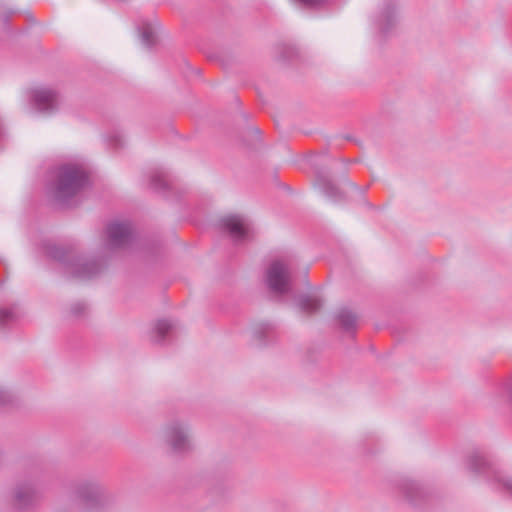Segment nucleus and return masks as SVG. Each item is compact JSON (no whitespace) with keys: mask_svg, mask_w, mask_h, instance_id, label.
I'll return each mask as SVG.
<instances>
[{"mask_svg":"<svg viewBox=\"0 0 512 512\" xmlns=\"http://www.w3.org/2000/svg\"><path fill=\"white\" fill-rule=\"evenodd\" d=\"M89 184V175L79 165L63 164L57 168L53 182V196L55 200L65 203Z\"/></svg>","mask_w":512,"mask_h":512,"instance_id":"nucleus-1","label":"nucleus"},{"mask_svg":"<svg viewBox=\"0 0 512 512\" xmlns=\"http://www.w3.org/2000/svg\"><path fill=\"white\" fill-rule=\"evenodd\" d=\"M47 255L60 262L67 273L78 279H90L101 272L102 266L97 260L87 261L73 247L49 245Z\"/></svg>","mask_w":512,"mask_h":512,"instance_id":"nucleus-2","label":"nucleus"},{"mask_svg":"<svg viewBox=\"0 0 512 512\" xmlns=\"http://www.w3.org/2000/svg\"><path fill=\"white\" fill-rule=\"evenodd\" d=\"M466 468L469 472L483 476L488 481L498 485V489L512 495V477L505 475L481 452L474 451L466 458Z\"/></svg>","mask_w":512,"mask_h":512,"instance_id":"nucleus-3","label":"nucleus"},{"mask_svg":"<svg viewBox=\"0 0 512 512\" xmlns=\"http://www.w3.org/2000/svg\"><path fill=\"white\" fill-rule=\"evenodd\" d=\"M266 278L267 285L272 292L282 296L292 291L291 268L286 262L273 261L267 269Z\"/></svg>","mask_w":512,"mask_h":512,"instance_id":"nucleus-4","label":"nucleus"},{"mask_svg":"<svg viewBox=\"0 0 512 512\" xmlns=\"http://www.w3.org/2000/svg\"><path fill=\"white\" fill-rule=\"evenodd\" d=\"M396 490L399 496L415 508H423L432 500V492L413 479L404 478L399 480L396 484Z\"/></svg>","mask_w":512,"mask_h":512,"instance_id":"nucleus-5","label":"nucleus"},{"mask_svg":"<svg viewBox=\"0 0 512 512\" xmlns=\"http://www.w3.org/2000/svg\"><path fill=\"white\" fill-rule=\"evenodd\" d=\"M76 495L88 510H98L109 502L106 490L96 482L80 483L76 488Z\"/></svg>","mask_w":512,"mask_h":512,"instance_id":"nucleus-6","label":"nucleus"},{"mask_svg":"<svg viewBox=\"0 0 512 512\" xmlns=\"http://www.w3.org/2000/svg\"><path fill=\"white\" fill-rule=\"evenodd\" d=\"M107 246L111 250L124 249L132 245L135 233L130 222H112L106 227Z\"/></svg>","mask_w":512,"mask_h":512,"instance_id":"nucleus-7","label":"nucleus"},{"mask_svg":"<svg viewBox=\"0 0 512 512\" xmlns=\"http://www.w3.org/2000/svg\"><path fill=\"white\" fill-rule=\"evenodd\" d=\"M164 437L175 454H185L192 449L187 427L178 421L166 427Z\"/></svg>","mask_w":512,"mask_h":512,"instance_id":"nucleus-8","label":"nucleus"},{"mask_svg":"<svg viewBox=\"0 0 512 512\" xmlns=\"http://www.w3.org/2000/svg\"><path fill=\"white\" fill-rule=\"evenodd\" d=\"M40 491L31 480L18 482L12 492L13 506L18 510L32 507L40 497Z\"/></svg>","mask_w":512,"mask_h":512,"instance_id":"nucleus-9","label":"nucleus"},{"mask_svg":"<svg viewBox=\"0 0 512 512\" xmlns=\"http://www.w3.org/2000/svg\"><path fill=\"white\" fill-rule=\"evenodd\" d=\"M222 228L227 231L235 242L250 238L251 227L247 218L241 215H229L220 221Z\"/></svg>","mask_w":512,"mask_h":512,"instance_id":"nucleus-10","label":"nucleus"},{"mask_svg":"<svg viewBox=\"0 0 512 512\" xmlns=\"http://www.w3.org/2000/svg\"><path fill=\"white\" fill-rule=\"evenodd\" d=\"M32 101L39 112L51 114L58 110L61 96L56 90L40 88L33 91Z\"/></svg>","mask_w":512,"mask_h":512,"instance_id":"nucleus-11","label":"nucleus"},{"mask_svg":"<svg viewBox=\"0 0 512 512\" xmlns=\"http://www.w3.org/2000/svg\"><path fill=\"white\" fill-rule=\"evenodd\" d=\"M315 184L321 192L335 203L346 200L347 195L337 184H335L324 170L316 171Z\"/></svg>","mask_w":512,"mask_h":512,"instance_id":"nucleus-12","label":"nucleus"},{"mask_svg":"<svg viewBox=\"0 0 512 512\" xmlns=\"http://www.w3.org/2000/svg\"><path fill=\"white\" fill-rule=\"evenodd\" d=\"M397 20L396 4L392 0H385L377 18V25L382 34L387 35L395 26Z\"/></svg>","mask_w":512,"mask_h":512,"instance_id":"nucleus-13","label":"nucleus"},{"mask_svg":"<svg viewBox=\"0 0 512 512\" xmlns=\"http://www.w3.org/2000/svg\"><path fill=\"white\" fill-rule=\"evenodd\" d=\"M175 330V324L172 320L162 319L155 324L152 342L162 345L168 340Z\"/></svg>","mask_w":512,"mask_h":512,"instance_id":"nucleus-14","label":"nucleus"},{"mask_svg":"<svg viewBox=\"0 0 512 512\" xmlns=\"http://www.w3.org/2000/svg\"><path fill=\"white\" fill-rule=\"evenodd\" d=\"M357 315L350 309L343 307L337 313L340 327L346 332H354L357 327Z\"/></svg>","mask_w":512,"mask_h":512,"instance_id":"nucleus-15","label":"nucleus"},{"mask_svg":"<svg viewBox=\"0 0 512 512\" xmlns=\"http://www.w3.org/2000/svg\"><path fill=\"white\" fill-rule=\"evenodd\" d=\"M275 326L269 322H262L255 326L254 336L259 345H266L275 338Z\"/></svg>","mask_w":512,"mask_h":512,"instance_id":"nucleus-16","label":"nucleus"},{"mask_svg":"<svg viewBox=\"0 0 512 512\" xmlns=\"http://www.w3.org/2000/svg\"><path fill=\"white\" fill-rule=\"evenodd\" d=\"M150 185L157 191L166 192L171 189L172 182L166 172L155 170L150 177Z\"/></svg>","mask_w":512,"mask_h":512,"instance_id":"nucleus-17","label":"nucleus"},{"mask_svg":"<svg viewBox=\"0 0 512 512\" xmlns=\"http://www.w3.org/2000/svg\"><path fill=\"white\" fill-rule=\"evenodd\" d=\"M139 33L142 43L151 48L157 43V35L153 25L147 21H143L139 26Z\"/></svg>","mask_w":512,"mask_h":512,"instance_id":"nucleus-18","label":"nucleus"},{"mask_svg":"<svg viewBox=\"0 0 512 512\" xmlns=\"http://www.w3.org/2000/svg\"><path fill=\"white\" fill-rule=\"evenodd\" d=\"M299 306L306 313H315L322 307V300L315 296L304 295L299 299Z\"/></svg>","mask_w":512,"mask_h":512,"instance_id":"nucleus-19","label":"nucleus"},{"mask_svg":"<svg viewBox=\"0 0 512 512\" xmlns=\"http://www.w3.org/2000/svg\"><path fill=\"white\" fill-rule=\"evenodd\" d=\"M18 9L7 6L4 3H0V22L4 28L8 31L10 29L9 23L13 16L18 14Z\"/></svg>","mask_w":512,"mask_h":512,"instance_id":"nucleus-20","label":"nucleus"},{"mask_svg":"<svg viewBox=\"0 0 512 512\" xmlns=\"http://www.w3.org/2000/svg\"><path fill=\"white\" fill-rule=\"evenodd\" d=\"M16 319V315L12 309L0 308V328H5L9 324L13 323Z\"/></svg>","mask_w":512,"mask_h":512,"instance_id":"nucleus-21","label":"nucleus"},{"mask_svg":"<svg viewBox=\"0 0 512 512\" xmlns=\"http://www.w3.org/2000/svg\"><path fill=\"white\" fill-rule=\"evenodd\" d=\"M87 310H88V306L83 301H78V302L73 303L70 308L71 314L77 318L85 316Z\"/></svg>","mask_w":512,"mask_h":512,"instance_id":"nucleus-22","label":"nucleus"},{"mask_svg":"<svg viewBox=\"0 0 512 512\" xmlns=\"http://www.w3.org/2000/svg\"><path fill=\"white\" fill-rule=\"evenodd\" d=\"M123 138L118 133H113L108 137V144L109 146L113 147L114 149H119L123 147Z\"/></svg>","mask_w":512,"mask_h":512,"instance_id":"nucleus-23","label":"nucleus"},{"mask_svg":"<svg viewBox=\"0 0 512 512\" xmlns=\"http://www.w3.org/2000/svg\"><path fill=\"white\" fill-rule=\"evenodd\" d=\"M326 0H300L307 7H317L322 5Z\"/></svg>","mask_w":512,"mask_h":512,"instance_id":"nucleus-24","label":"nucleus"},{"mask_svg":"<svg viewBox=\"0 0 512 512\" xmlns=\"http://www.w3.org/2000/svg\"><path fill=\"white\" fill-rule=\"evenodd\" d=\"M11 401V396L8 392L0 389V405H5Z\"/></svg>","mask_w":512,"mask_h":512,"instance_id":"nucleus-25","label":"nucleus"},{"mask_svg":"<svg viewBox=\"0 0 512 512\" xmlns=\"http://www.w3.org/2000/svg\"><path fill=\"white\" fill-rule=\"evenodd\" d=\"M296 54L295 50L291 47H285L284 48V51H283V55L282 57L285 59V60H289V59H292V57Z\"/></svg>","mask_w":512,"mask_h":512,"instance_id":"nucleus-26","label":"nucleus"},{"mask_svg":"<svg viewBox=\"0 0 512 512\" xmlns=\"http://www.w3.org/2000/svg\"><path fill=\"white\" fill-rule=\"evenodd\" d=\"M346 183L348 184V186H350L351 188H353L355 190L359 189L358 185L353 183V182H350V181L347 180Z\"/></svg>","mask_w":512,"mask_h":512,"instance_id":"nucleus-27","label":"nucleus"}]
</instances>
